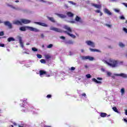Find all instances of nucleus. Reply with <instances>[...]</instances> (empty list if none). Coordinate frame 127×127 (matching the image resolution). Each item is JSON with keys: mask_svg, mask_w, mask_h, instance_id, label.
Here are the masks:
<instances>
[{"mask_svg": "<svg viewBox=\"0 0 127 127\" xmlns=\"http://www.w3.org/2000/svg\"><path fill=\"white\" fill-rule=\"evenodd\" d=\"M3 23H4V25L6 26H8V27L10 29L12 28V25L10 23V22L8 21L3 22Z\"/></svg>", "mask_w": 127, "mask_h": 127, "instance_id": "10", "label": "nucleus"}, {"mask_svg": "<svg viewBox=\"0 0 127 127\" xmlns=\"http://www.w3.org/2000/svg\"><path fill=\"white\" fill-rule=\"evenodd\" d=\"M68 2L71 3V4H73V5H76V3L73 2V1H68Z\"/></svg>", "mask_w": 127, "mask_h": 127, "instance_id": "34", "label": "nucleus"}, {"mask_svg": "<svg viewBox=\"0 0 127 127\" xmlns=\"http://www.w3.org/2000/svg\"><path fill=\"white\" fill-rule=\"evenodd\" d=\"M45 59H50L51 58V56H50V55H45Z\"/></svg>", "mask_w": 127, "mask_h": 127, "instance_id": "29", "label": "nucleus"}, {"mask_svg": "<svg viewBox=\"0 0 127 127\" xmlns=\"http://www.w3.org/2000/svg\"><path fill=\"white\" fill-rule=\"evenodd\" d=\"M15 2H19V0H16L15 1Z\"/></svg>", "mask_w": 127, "mask_h": 127, "instance_id": "63", "label": "nucleus"}, {"mask_svg": "<svg viewBox=\"0 0 127 127\" xmlns=\"http://www.w3.org/2000/svg\"><path fill=\"white\" fill-rule=\"evenodd\" d=\"M106 26H107V27H109V28H111V27H112V25L109 24H106Z\"/></svg>", "mask_w": 127, "mask_h": 127, "instance_id": "42", "label": "nucleus"}, {"mask_svg": "<svg viewBox=\"0 0 127 127\" xmlns=\"http://www.w3.org/2000/svg\"><path fill=\"white\" fill-rule=\"evenodd\" d=\"M6 5H7V6H8L9 7H11V8H12V7H13V5H12V4H8V3H7V4H6Z\"/></svg>", "mask_w": 127, "mask_h": 127, "instance_id": "38", "label": "nucleus"}, {"mask_svg": "<svg viewBox=\"0 0 127 127\" xmlns=\"http://www.w3.org/2000/svg\"><path fill=\"white\" fill-rule=\"evenodd\" d=\"M64 28L66 30L65 31V33H67V34H68V33H72V29H71L70 27L68 26H64Z\"/></svg>", "mask_w": 127, "mask_h": 127, "instance_id": "8", "label": "nucleus"}, {"mask_svg": "<svg viewBox=\"0 0 127 127\" xmlns=\"http://www.w3.org/2000/svg\"><path fill=\"white\" fill-rule=\"evenodd\" d=\"M122 4H123V5H125V6H126V7H127V3L123 2V3H122Z\"/></svg>", "mask_w": 127, "mask_h": 127, "instance_id": "50", "label": "nucleus"}, {"mask_svg": "<svg viewBox=\"0 0 127 127\" xmlns=\"http://www.w3.org/2000/svg\"><path fill=\"white\" fill-rule=\"evenodd\" d=\"M104 11L105 12V13L108 14V15H112V12H111L109 9H107V8H104Z\"/></svg>", "mask_w": 127, "mask_h": 127, "instance_id": "15", "label": "nucleus"}, {"mask_svg": "<svg viewBox=\"0 0 127 127\" xmlns=\"http://www.w3.org/2000/svg\"><path fill=\"white\" fill-rule=\"evenodd\" d=\"M50 29V30H53V31H55L56 32H62L61 29L55 28L53 26L51 27Z\"/></svg>", "mask_w": 127, "mask_h": 127, "instance_id": "9", "label": "nucleus"}, {"mask_svg": "<svg viewBox=\"0 0 127 127\" xmlns=\"http://www.w3.org/2000/svg\"><path fill=\"white\" fill-rule=\"evenodd\" d=\"M120 92L121 93L122 96H123V95H125V88H122L120 90Z\"/></svg>", "mask_w": 127, "mask_h": 127, "instance_id": "28", "label": "nucleus"}, {"mask_svg": "<svg viewBox=\"0 0 127 127\" xmlns=\"http://www.w3.org/2000/svg\"><path fill=\"white\" fill-rule=\"evenodd\" d=\"M64 7H65V8H68L69 7L67 6V4H64Z\"/></svg>", "mask_w": 127, "mask_h": 127, "instance_id": "55", "label": "nucleus"}, {"mask_svg": "<svg viewBox=\"0 0 127 127\" xmlns=\"http://www.w3.org/2000/svg\"><path fill=\"white\" fill-rule=\"evenodd\" d=\"M123 31H124L125 32H126V33H127V29L126 28H123Z\"/></svg>", "mask_w": 127, "mask_h": 127, "instance_id": "43", "label": "nucleus"}, {"mask_svg": "<svg viewBox=\"0 0 127 127\" xmlns=\"http://www.w3.org/2000/svg\"><path fill=\"white\" fill-rule=\"evenodd\" d=\"M32 51H34V52L38 51V50L37 49H36V48H32Z\"/></svg>", "mask_w": 127, "mask_h": 127, "instance_id": "35", "label": "nucleus"}, {"mask_svg": "<svg viewBox=\"0 0 127 127\" xmlns=\"http://www.w3.org/2000/svg\"><path fill=\"white\" fill-rule=\"evenodd\" d=\"M17 38L18 39L20 47L23 49V48H24V46L23 45V42H22V37L20 36H17Z\"/></svg>", "mask_w": 127, "mask_h": 127, "instance_id": "6", "label": "nucleus"}, {"mask_svg": "<svg viewBox=\"0 0 127 127\" xmlns=\"http://www.w3.org/2000/svg\"><path fill=\"white\" fill-rule=\"evenodd\" d=\"M95 12H97V13H100V12H101V11L100 10H96L95 11Z\"/></svg>", "mask_w": 127, "mask_h": 127, "instance_id": "52", "label": "nucleus"}, {"mask_svg": "<svg viewBox=\"0 0 127 127\" xmlns=\"http://www.w3.org/2000/svg\"><path fill=\"white\" fill-rule=\"evenodd\" d=\"M61 39H63V40H65V38L64 36H61L60 37Z\"/></svg>", "mask_w": 127, "mask_h": 127, "instance_id": "47", "label": "nucleus"}, {"mask_svg": "<svg viewBox=\"0 0 127 127\" xmlns=\"http://www.w3.org/2000/svg\"><path fill=\"white\" fill-rule=\"evenodd\" d=\"M86 78H87V79H90V78H91L92 77V76H91V74H87L86 75Z\"/></svg>", "mask_w": 127, "mask_h": 127, "instance_id": "33", "label": "nucleus"}, {"mask_svg": "<svg viewBox=\"0 0 127 127\" xmlns=\"http://www.w3.org/2000/svg\"><path fill=\"white\" fill-rule=\"evenodd\" d=\"M51 95L49 94L47 96V98H51Z\"/></svg>", "mask_w": 127, "mask_h": 127, "instance_id": "58", "label": "nucleus"}, {"mask_svg": "<svg viewBox=\"0 0 127 127\" xmlns=\"http://www.w3.org/2000/svg\"><path fill=\"white\" fill-rule=\"evenodd\" d=\"M113 111L115 112V113H119V111H118V109H117V107H114L112 108Z\"/></svg>", "mask_w": 127, "mask_h": 127, "instance_id": "30", "label": "nucleus"}, {"mask_svg": "<svg viewBox=\"0 0 127 127\" xmlns=\"http://www.w3.org/2000/svg\"><path fill=\"white\" fill-rule=\"evenodd\" d=\"M125 115H126V116H127V110H125Z\"/></svg>", "mask_w": 127, "mask_h": 127, "instance_id": "62", "label": "nucleus"}, {"mask_svg": "<svg viewBox=\"0 0 127 127\" xmlns=\"http://www.w3.org/2000/svg\"><path fill=\"white\" fill-rule=\"evenodd\" d=\"M44 74H46V71L44 70H40V76H42V75H44Z\"/></svg>", "mask_w": 127, "mask_h": 127, "instance_id": "25", "label": "nucleus"}, {"mask_svg": "<svg viewBox=\"0 0 127 127\" xmlns=\"http://www.w3.org/2000/svg\"><path fill=\"white\" fill-rule=\"evenodd\" d=\"M41 63H42L43 64H45L46 63V61H45V60L44 59H42L40 60Z\"/></svg>", "mask_w": 127, "mask_h": 127, "instance_id": "32", "label": "nucleus"}, {"mask_svg": "<svg viewBox=\"0 0 127 127\" xmlns=\"http://www.w3.org/2000/svg\"><path fill=\"white\" fill-rule=\"evenodd\" d=\"M119 45L120 46V47H121L122 48H124V47H125V45L124 43H123L122 42H120L119 43Z\"/></svg>", "mask_w": 127, "mask_h": 127, "instance_id": "27", "label": "nucleus"}, {"mask_svg": "<svg viewBox=\"0 0 127 127\" xmlns=\"http://www.w3.org/2000/svg\"><path fill=\"white\" fill-rule=\"evenodd\" d=\"M99 13L100 16H102V15H103V13L102 12H100Z\"/></svg>", "mask_w": 127, "mask_h": 127, "instance_id": "61", "label": "nucleus"}, {"mask_svg": "<svg viewBox=\"0 0 127 127\" xmlns=\"http://www.w3.org/2000/svg\"><path fill=\"white\" fill-rule=\"evenodd\" d=\"M52 47H53V45L52 44L48 45L47 47V48H52Z\"/></svg>", "mask_w": 127, "mask_h": 127, "instance_id": "36", "label": "nucleus"}, {"mask_svg": "<svg viewBox=\"0 0 127 127\" xmlns=\"http://www.w3.org/2000/svg\"><path fill=\"white\" fill-rule=\"evenodd\" d=\"M75 69H76V68H75L74 67H73V66L70 68V70L71 71H74V70H75Z\"/></svg>", "mask_w": 127, "mask_h": 127, "instance_id": "46", "label": "nucleus"}, {"mask_svg": "<svg viewBox=\"0 0 127 127\" xmlns=\"http://www.w3.org/2000/svg\"><path fill=\"white\" fill-rule=\"evenodd\" d=\"M37 58H39V59H41V58H42V56L41 55L37 54Z\"/></svg>", "mask_w": 127, "mask_h": 127, "instance_id": "37", "label": "nucleus"}, {"mask_svg": "<svg viewBox=\"0 0 127 127\" xmlns=\"http://www.w3.org/2000/svg\"><path fill=\"white\" fill-rule=\"evenodd\" d=\"M91 5H92V6H94L96 8L100 9V8H101V7H102V6L101 5L97 4H94V3H92Z\"/></svg>", "mask_w": 127, "mask_h": 127, "instance_id": "14", "label": "nucleus"}, {"mask_svg": "<svg viewBox=\"0 0 127 127\" xmlns=\"http://www.w3.org/2000/svg\"><path fill=\"white\" fill-rule=\"evenodd\" d=\"M101 71H102V72H105V71H106V70H105V68H101Z\"/></svg>", "mask_w": 127, "mask_h": 127, "instance_id": "59", "label": "nucleus"}, {"mask_svg": "<svg viewBox=\"0 0 127 127\" xmlns=\"http://www.w3.org/2000/svg\"><path fill=\"white\" fill-rule=\"evenodd\" d=\"M44 37H45V36H44V34H41V38L42 39H44Z\"/></svg>", "mask_w": 127, "mask_h": 127, "instance_id": "41", "label": "nucleus"}, {"mask_svg": "<svg viewBox=\"0 0 127 127\" xmlns=\"http://www.w3.org/2000/svg\"><path fill=\"white\" fill-rule=\"evenodd\" d=\"M84 67H85V68H88V65H84Z\"/></svg>", "mask_w": 127, "mask_h": 127, "instance_id": "64", "label": "nucleus"}, {"mask_svg": "<svg viewBox=\"0 0 127 127\" xmlns=\"http://www.w3.org/2000/svg\"><path fill=\"white\" fill-rule=\"evenodd\" d=\"M81 95L82 96V97H84L86 98H87L86 95V93H82L81 94Z\"/></svg>", "mask_w": 127, "mask_h": 127, "instance_id": "44", "label": "nucleus"}, {"mask_svg": "<svg viewBox=\"0 0 127 127\" xmlns=\"http://www.w3.org/2000/svg\"><path fill=\"white\" fill-rule=\"evenodd\" d=\"M34 23L35 24H37L38 25H40L41 26H44V27H47L48 25L47 24L44 23H42V22H35Z\"/></svg>", "mask_w": 127, "mask_h": 127, "instance_id": "12", "label": "nucleus"}, {"mask_svg": "<svg viewBox=\"0 0 127 127\" xmlns=\"http://www.w3.org/2000/svg\"><path fill=\"white\" fill-rule=\"evenodd\" d=\"M13 9H14L15 10H21V8H20L19 7H15L13 6L12 7Z\"/></svg>", "mask_w": 127, "mask_h": 127, "instance_id": "22", "label": "nucleus"}, {"mask_svg": "<svg viewBox=\"0 0 127 127\" xmlns=\"http://www.w3.org/2000/svg\"><path fill=\"white\" fill-rule=\"evenodd\" d=\"M97 80H99L100 81H101V80H103V78H102L101 77H97Z\"/></svg>", "mask_w": 127, "mask_h": 127, "instance_id": "56", "label": "nucleus"}, {"mask_svg": "<svg viewBox=\"0 0 127 127\" xmlns=\"http://www.w3.org/2000/svg\"><path fill=\"white\" fill-rule=\"evenodd\" d=\"M13 24H15L16 25H21V20H14L12 21Z\"/></svg>", "mask_w": 127, "mask_h": 127, "instance_id": "13", "label": "nucleus"}, {"mask_svg": "<svg viewBox=\"0 0 127 127\" xmlns=\"http://www.w3.org/2000/svg\"><path fill=\"white\" fill-rule=\"evenodd\" d=\"M100 117L102 118H106L107 117V114L105 113H100Z\"/></svg>", "mask_w": 127, "mask_h": 127, "instance_id": "21", "label": "nucleus"}, {"mask_svg": "<svg viewBox=\"0 0 127 127\" xmlns=\"http://www.w3.org/2000/svg\"><path fill=\"white\" fill-rule=\"evenodd\" d=\"M64 43H65L66 44L73 45V44H74V42H73V41H72V40H69L67 41H64Z\"/></svg>", "mask_w": 127, "mask_h": 127, "instance_id": "18", "label": "nucleus"}, {"mask_svg": "<svg viewBox=\"0 0 127 127\" xmlns=\"http://www.w3.org/2000/svg\"><path fill=\"white\" fill-rule=\"evenodd\" d=\"M71 33H67V35H69V36H70L71 38H73V39H75V38H76V36Z\"/></svg>", "mask_w": 127, "mask_h": 127, "instance_id": "19", "label": "nucleus"}, {"mask_svg": "<svg viewBox=\"0 0 127 127\" xmlns=\"http://www.w3.org/2000/svg\"><path fill=\"white\" fill-rule=\"evenodd\" d=\"M84 49H81V52L82 53H84Z\"/></svg>", "mask_w": 127, "mask_h": 127, "instance_id": "60", "label": "nucleus"}, {"mask_svg": "<svg viewBox=\"0 0 127 127\" xmlns=\"http://www.w3.org/2000/svg\"><path fill=\"white\" fill-rule=\"evenodd\" d=\"M92 81L97 84H102V82L98 81L96 78H92Z\"/></svg>", "mask_w": 127, "mask_h": 127, "instance_id": "20", "label": "nucleus"}, {"mask_svg": "<svg viewBox=\"0 0 127 127\" xmlns=\"http://www.w3.org/2000/svg\"><path fill=\"white\" fill-rule=\"evenodd\" d=\"M0 47H4V44H0Z\"/></svg>", "mask_w": 127, "mask_h": 127, "instance_id": "51", "label": "nucleus"}, {"mask_svg": "<svg viewBox=\"0 0 127 127\" xmlns=\"http://www.w3.org/2000/svg\"><path fill=\"white\" fill-rule=\"evenodd\" d=\"M48 19L52 21V22H55V20H54V18L51 17H48Z\"/></svg>", "mask_w": 127, "mask_h": 127, "instance_id": "26", "label": "nucleus"}, {"mask_svg": "<svg viewBox=\"0 0 127 127\" xmlns=\"http://www.w3.org/2000/svg\"><path fill=\"white\" fill-rule=\"evenodd\" d=\"M102 61L105 64H107L112 68H116L119 66V62L113 59H109L107 61L103 60Z\"/></svg>", "mask_w": 127, "mask_h": 127, "instance_id": "1", "label": "nucleus"}, {"mask_svg": "<svg viewBox=\"0 0 127 127\" xmlns=\"http://www.w3.org/2000/svg\"><path fill=\"white\" fill-rule=\"evenodd\" d=\"M26 100H27V99H24V100H23V103H24V104H25V103H26Z\"/></svg>", "mask_w": 127, "mask_h": 127, "instance_id": "57", "label": "nucleus"}, {"mask_svg": "<svg viewBox=\"0 0 127 127\" xmlns=\"http://www.w3.org/2000/svg\"><path fill=\"white\" fill-rule=\"evenodd\" d=\"M26 28L29 29L30 31H33L34 32H39V30L36 28H34L32 27H29V26H21L19 28V30L20 31H26Z\"/></svg>", "mask_w": 127, "mask_h": 127, "instance_id": "2", "label": "nucleus"}, {"mask_svg": "<svg viewBox=\"0 0 127 127\" xmlns=\"http://www.w3.org/2000/svg\"><path fill=\"white\" fill-rule=\"evenodd\" d=\"M47 3L48 4H52L53 3L52 2H48V1H47Z\"/></svg>", "mask_w": 127, "mask_h": 127, "instance_id": "54", "label": "nucleus"}, {"mask_svg": "<svg viewBox=\"0 0 127 127\" xmlns=\"http://www.w3.org/2000/svg\"><path fill=\"white\" fill-rule=\"evenodd\" d=\"M7 41H8V42H10V41H15V39L12 37H9L7 39Z\"/></svg>", "mask_w": 127, "mask_h": 127, "instance_id": "23", "label": "nucleus"}, {"mask_svg": "<svg viewBox=\"0 0 127 127\" xmlns=\"http://www.w3.org/2000/svg\"><path fill=\"white\" fill-rule=\"evenodd\" d=\"M56 15L61 18H65L66 17V15H64L63 14L57 13Z\"/></svg>", "mask_w": 127, "mask_h": 127, "instance_id": "16", "label": "nucleus"}, {"mask_svg": "<svg viewBox=\"0 0 127 127\" xmlns=\"http://www.w3.org/2000/svg\"><path fill=\"white\" fill-rule=\"evenodd\" d=\"M123 121L127 124V119H123Z\"/></svg>", "mask_w": 127, "mask_h": 127, "instance_id": "53", "label": "nucleus"}, {"mask_svg": "<svg viewBox=\"0 0 127 127\" xmlns=\"http://www.w3.org/2000/svg\"><path fill=\"white\" fill-rule=\"evenodd\" d=\"M89 50H90V51L91 52H99V50L96 49H92V48H90Z\"/></svg>", "mask_w": 127, "mask_h": 127, "instance_id": "24", "label": "nucleus"}, {"mask_svg": "<svg viewBox=\"0 0 127 127\" xmlns=\"http://www.w3.org/2000/svg\"><path fill=\"white\" fill-rule=\"evenodd\" d=\"M66 15L67 16H68V17H73V16H74V14L71 12H67Z\"/></svg>", "mask_w": 127, "mask_h": 127, "instance_id": "17", "label": "nucleus"}, {"mask_svg": "<svg viewBox=\"0 0 127 127\" xmlns=\"http://www.w3.org/2000/svg\"><path fill=\"white\" fill-rule=\"evenodd\" d=\"M38 1L39 2H43V3H47V1H46L45 0H38Z\"/></svg>", "mask_w": 127, "mask_h": 127, "instance_id": "31", "label": "nucleus"}, {"mask_svg": "<svg viewBox=\"0 0 127 127\" xmlns=\"http://www.w3.org/2000/svg\"><path fill=\"white\" fill-rule=\"evenodd\" d=\"M107 75L110 77V76H111V75H112V73H111V72H109V71H107L106 72Z\"/></svg>", "mask_w": 127, "mask_h": 127, "instance_id": "39", "label": "nucleus"}, {"mask_svg": "<svg viewBox=\"0 0 127 127\" xmlns=\"http://www.w3.org/2000/svg\"><path fill=\"white\" fill-rule=\"evenodd\" d=\"M120 19H122V20L125 19V16H120Z\"/></svg>", "mask_w": 127, "mask_h": 127, "instance_id": "45", "label": "nucleus"}, {"mask_svg": "<svg viewBox=\"0 0 127 127\" xmlns=\"http://www.w3.org/2000/svg\"><path fill=\"white\" fill-rule=\"evenodd\" d=\"M70 23H76V22H79V23H82L83 21H82V19L81 17L76 16L75 18V21H69Z\"/></svg>", "mask_w": 127, "mask_h": 127, "instance_id": "3", "label": "nucleus"}, {"mask_svg": "<svg viewBox=\"0 0 127 127\" xmlns=\"http://www.w3.org/2000/svg\"><path fill=\"white\" fill-rule=\"evenodd\" d=\"M115 76H119L120 77H123V78H127V74L124 73H121L120 74H114Z\"/></svg>", "mask_w": 127, "mask_h": 127, "instance_id": "11", "label": "nucleus"}, {"mask_svg": "<svg viewBox=\"0 0 127 127\" xmlns=\"http://www.w3.org/2000/svg\"><path fill=\"white\" fill-rule=\"evenodd\" d=\"M68 55H69V56H72V55H73V53L71 52H69Z\"/></svg>", "mask_w": 127, "mask_h": 127, "instance_id": "48", "label": "nucleus"}, {"mask_svg": "<svg viewBox=\"0 0 127 127\" xmlns=\"http://www.w3.org/2000/svg\"><path fill=\"white\" fill-rule=\"evenodd\" d=\"M81 60H89V61H93L94 58L89 56H83L81 57Z\"/></svg>", "mask_w": 127, "mask_h": 127, "instance_id": "4", "label": "nucleus"}, {"mask_svg": "<svg viewBox=\"0 0 127 127\" xmlns=\"http://www.w3.org/2000/svg\"><path fill=\"white\" fill-rule=\"evenodd\" d=\"M86 44L88 45V46H90L91 47H92L94 48L96 45L95 44V43L94 42H92L91 41L87 40L85 41Z\"/></svg>", "mask_w": 127, "mask_h": 127, "instance_id": "5", "label": "nucleus"}, {"mask_svg": "<svg viewBox=\"0 0 127 127\" xmlns=\"http://www.w3.org/2000/svg\"><path fill=\"white\" fill-rule=\"evenodd\" d=\"M4 35V33H3V31L0 32V36H3Z\"/></svg>", "mask_w": 127, "mask_h": 127, "instance_id": "40", "label": "nucleus"}, {"mask_svg": "<svg viewBox=\"0 0 127 127\" xmlns=\"http://www.w3.org/2000/svg\"><path fill=\"white\" fill-rule=\"evenodd\" d=\"M20 20L21 25L22 23L23 24H28V23H30V22H31V21L26 19H20Z\"/></svg>", "mask_w": 127, "mask_h": 127, "instance_id": "7", "label": "nucleus"}, {"mask_svg": "<svg viewBox=\"0 0 127 127\" xmlns=\"http://www.w3.org/2000/svg\"><path fill=\"white\" fill-rule=\"evenodd\" d=\"M114 11H115V12H120V10L118 9H114Z\"/></svg>", "mask_w": 127, "mask_h": 127, "instance_id": "49", "label": "nucleus"}]
</instances>
